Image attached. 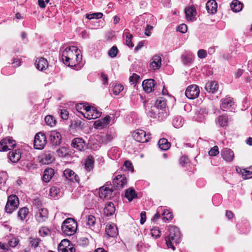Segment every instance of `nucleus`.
Masks as SVG:
<instances>
[{"instance_id": "1", "label": "nucleus", "mask_w": 252, "mask_h": 252, "mask_svg": "<svg viewBox=\"0 0 252 252\" xmlns=\"http://www.w3.org/2000/svg\"><path fill=\"white\" fill-rule=\"evenodd\" d=\"M79 56L78 49L76 46H72L65 49L63 52L62 59L65 65L74 66L80 62Z\"/></svg>"}, {"instance_id": "2", "label": "nucleus", "mask_w": 252, "mask_h": 252, "mask_svg": "<svg viewBox=\"0 0 252 252\" xmlns=\"http://www.w3.org/2000/svg\"><path fill=\"white\" fill-rule=\"evenodd\" d=\"M166 105L165 98H158L156 101L155 106L149 111V115L151 118L157 119L159 121L163 120L168 115L165 109Z\"/></svg>"}, {"instance_id": "3", "label": "nucleus", "mask_w": 252, "mask_h": 252, "mask_svg": "<svg viewBox=\"0 0 252 252\" xmlns=\"http://www.w3.org/2000/svg\"><path fill=\"white\" fill-rule=\"evenodd\" d=\"M169 235L165 238L166 244L168 248L175 250L174 245L179 244L181 241V233L178 227L170 226L169 228Z\"/></svg>"}, {"instance_id": "4", "label": "nucleus", "mask_w": 252, "mask_h": 252, "mask_svg": "<svg viewBox=\"0 0 252 252\" xmlns=\"http://www.w3.org/2000/svg\"><path fill=\"white\" fill-rule=\"evenodd\" d=\"M77 227V222L72 218H67L63 222L62 231L65 235L72 236L76 232Z\"/></svg>"}, {"instance_id": "5", "label": "nucleus", "mask_w": 252, "mask_h": 252, "mask_svg": "<svg viewBox=\"0 0 252 252\" xmlns=\"http://www.w3.org/2000/svg\"><path fill=\"white\" fill-rule=\"evenodd\" d=\"M46 137L45 134L39 132L35 136L33 143L34 147L36 149H43L46 145Z\"/></svg>"}, {"instance_id": "6", "label": "nucleus", "mask_w": 252, "mask_h": 252, "mask_svg": "<svg viewBox=\"0 0 252 252\" xmlns=\"http://www.w3.org/2000/svg\"><path fill=\"white\" fill-rule=\"evenodd\" d=\"M85 109V112L83 114V116L88 120L95 119L101 116V112L94 107L89 105Z\"/></svg>"}, {"instance_id": "7", "label": "nucleus", "mask_w": 252, "mask_h": 252, "mask_svg": "<svg viewBox=\"0 0 252 252\" xmlns=\"http://www.w3.org/2000/svg\"><path fill=\"white\" fill-rule=\"evenodd\" d=\"M132 136L135 140L140 143L148 142L151 139V135L146 134V132L141 129L135 131L132 134Z\"/></svg>"}, {"instance_id": "8", "label": "nucleus", "mask_w": 252, "mask_h": 252, "mask_svg": "<svg viewBox=\"0 0 252 252\" xmlns=\"http://www.w3.org/2000/svg\"><path fill=\"white\" fill-rule=\"evenodd\" d=\"M48 217V210L45 208H38L35 215V220L39 223H42L46 221Z\"/></svg>"}, {"instance_id": "9", "label": "nucleus", "mask_w": 252, "mask_h": 252, "mask_svg": "<svg viewBox=\"0 0 252 252\" xmlns=\"http://www.w3.org/2000/svg\"><path fill=\"white\" fill-rule=\"evenodd\" d=\"M199 92L198 86L196 85H192L187 88L185 94L188 98L192 99L199 95Z\"/></svg>"}, {"instance_id": "10", "label": "nucleus", "mask_w": 252, "mask_h": 252, "mask_svg": "<svg viewBox=\"0 0 252 252\" xmlns=\"http://www.w3.org/2000/svg\"><path fill=\"white\" fill-rule=\"evenodd\" d=\"M113 189L108 187V184L102 186L99 189V196L101 199H110L113 195Z\"/></svg>"}, {"instance_id": "11", "label": "nucleus", "mask_w": 252, "mask_h": 252, "mask_svg": "<svg viewBox=\"0 0 252 252\" xmlns=\"http://www.w3.org/2000/svg\"><path fill=\"white\" fill-rule=\"evenodd\" d=\"M127 178L125 175H119L113 180V186L117 189H122L126 185Z\"/></svg>"}, {"instance_id": "12", "label": "nucleus", "mask_w": 252, "mask_h": 252, "mask_svg": "<svg viewBox=\"0 0 252 252\" xmlns=\"http://www.w3.org/2000/svg\"><path fill=\"white\" fill-rule=\"evenodd\" d=\"M49 139L53 146H57L61 144L62 141L61 134L57 131H52L49 134Z\"/></svg>"}, {"instance_id": "13", "label": "nucleus", "mask_w": 252, "mask_h": 252, "mask_svg": "<svg viewBox=\"0 0 252 252\" xmlns=\"http://www.w3.org/2000/svg\"><path fill=\"white\" fill-rule=\"evenodd\" d=\"M71 146L76 150L82 151L85 149L86 148V143L82 138H75L73 139Z\"/></svg>"}, {"instance_id": "14", "label": "nucleus", "mask_w": 252, "mask_h": 252, "mask_svg": "<svg viewBox=\"0 0 252 252\" xmlns=\"http://www.w3.org/2000/svg\"><path fill=\"white\" fill-rule=\"evenodd\" d=\"M110 117L108 115L104 118L98 120L94 123V127L96 129H102L107 126L110 123Z\"/></svg>"}, {"instance_id": "15", "label": "nucleus", "mask_w": 252, "mask_h": 252, "mask_svg": "<svg viewBox=\"0 0 252 252\" xmlns=\"http://www.w3.org/2000/svg\"><path fill=\"white\" fill-rule=\"evenodd\" d=\"M222 158L227 162H231L234 158L233 151L228 148H224L221 151Z\"/></svg>"}, {"instance_id": "16", "label": "nucleus", "mask_w": 252, "mask_h": 252, "mask_svg": "<svg viewBox=\"0 0 252 252\" xmlns=\"http://www.w3.org/2000/svg\"><path fill=\"white\" fill-rule=\"evenodd\" d=\"M54 160L53 153L51 151L45 152L40 156V162L43 164H48Z\"/></svg>"}, {"instance_id": "17", "label": "nucleus", "mask_w": 252, "mask_h": 252, "mask_svg": "<svg viewBox=\"0 0 252 252\" xmlns=\"http://www.w3.org/2000/svg\"><path fill=\"white\" fill-rule=\"evenodd\" d=\"M63 175L65 177L73 182L78 183L80 179L79 176L72 170L70 169H66L63 171Z\"/></svg>"}, {"instance_id": "18", "label": "nucleus", "mask_w": 252, "mask_h": 252, "mask_svg": "<svg viewBox=\"0 0 252 252\" xmlns=\"http://www.w3.org/2000/svg\"><path fill=\"white\" fill-rule=\"evenodd\" d=\"M234 105L233 98L231 97L226 96L225 98L220 100V108L222 109H229Z\"/></svg>"}, {"instance_id": "19", "label": "nucleus", "mask_w": 252, "mask_h": 252, "mask_svg": "<svg viewBox=\"0 0 252 252\" xmlns=\"http://www.w3.org/2000/svg\"><path fill=\"white\" fill-rule=\"evenodd\" d=\"M155 85V81L152 79L145 80L142 83L143 89L147 93H151L154 90Z\"/></svg>"}, {"instance_id": "20", "label": "nucleus", "mask_w": 252, "mask_h": 252, "mask_svg": "<svg viewBox=\"0 0 252 252\" xmlns=\"http://www.w3.org/2000/svg\"><path fill=\"white\" fill-rule=\"evenodd\" d=\"M161 64V59L158 55H155L151 60V63L150 64V68L151 69L155 70L160 67Z\"/></svg>"}, {"instance_id": "21", "label": "nucleus", "mask_w": 252, "mask_h": 252, "mask_svg": "<svg viewBox=\"0 0 252 252\" xmlns=\"http://www.w3.org/2000/svg\"><path fill=\"white\" fill-rule=\"evenodd\" d=\"M115 212V207L112 202H107L103 209V215L106 217L111 216Z\"/></svg>"}, {"instance_id": "22", "label": "nucleus", "mask_w": 252, "mask_h": 252, "mask_svg": "<svg viewBox=\"0 0 252 252\" xmlns=\"http://www.w3.org/2000/svg\"><path fill=\"white\" fill-rule=\"evenodd\" d=\"M185 12L188 21H192L196 15V8L194 5L186 8Z\"/></svg>"}, {"instance_id": "23", "label": "nucleus", "mask_w": 252, "mask_h": 252, "mask_svg": "<svg viewBox=\"0 0 252 252\" xmlns=\"http://www.w3.org/2000/svg\"><path fill=\"white\" fill-rule=\"evenodd\" d=\"M206 7L209 13L214 14L217 11L218 4L215 0H209L206 4Z\"/></svg>"}, {"instance_id": "24", "label": "nucleus", "mask_w": 252, "mask_h": 252, "mask_svg": "<svg viewBox=\"0 0 252 252\" xmlns=\"http://www.w3.org/2000/svg\"><path fill=\"white\" fill-rule=\"evenodd\" d=\"M237 171L240 173L244 179H249L252 177V167L247 168H236Z\"/></svg>"}, {"instance_id": "25", "label": "nucleus", "mask_w": 252, "mask_h": 252, "mask_svg": "<svg viewBox=\"0 0 252 252\" xmlns=\"http://www.w3.org/2000/svg\"><path fill=\"white\" fill-rule=\"evenodd\" d=\"M35 65L38 70L42 71L47 68L48 63L46 59L41 57L36 59Z\"/></svg>"}, {"instance_id": "26", "label": "nucleus", "mask_w": 252, "mask_h": 252, "mask_svg": "<svg viewBox=\"0 0 252 252\" xmlns=\"http://www.w3.org/2000/svg\"><path fill=\"white\" fill-rule=\"evenodd\" d=\"M105 232L107 235L109 237H114L116 236L118 232V229L116 226L112 223L110 224H107L105 228Z\"/></svg>"}, {"instance_id": "27", "label": "nucleus", "mask_w": 252, "mask_h": 252, "mask_svg": "<svg viewBox=\"0 0 252 252\" xmlns=\"http://www.w3.org/2000/svg\"><path fill=\"white\" fill-rule=\"evenodd\" d=\"M219 88V85L217 82L215 81H210L207 82L205 86V89L206 91L209 93L214 94L216 93Z\"/></svg>"}, {"instance_id": "28", "label": "nucleus", "mask_w": 252, "mask_h": 252, "mask_svg": "<svg viewBox=\"0 0 252 252\" xmlns=\"http://www.w3.org/2000/svg\"><path fill=\"white\" fill-rule=\"evenodd\" d=\"M94 159L93 156H88L85 161L84 167L87 172L93 170L94 166Z\"/></svg>"}, {"instance_id": "29", "label": "nucleus", "mask_w": 252, "mask_h": 252, "mask_svg": "<svg viewBox=\"0 0 252 252\" xmlns=\"http://www.w3.org/2000/svg\"><path fill=\"white\" fill-rule=\"evenodd\" d=\"M21 153L16 150L9 152L8 153V158L13 163L17 162L21 158Z\"/></svg>"}, {"instance_id": "30", "label": "nucleus", "mask_w": 252, "mask_h": 252, "mask_svg": "<svg viewBox=\"0 0 252 252\" xmlns=\"http://www.w3.org/2000/svg\"><path fill=\"white\" fill-rule=\"evenodd\" d=\"M54 170L51 168H48L44 170L43 175V181L46 183L50 181L53 175H54Z\"/></svg>"}, {"instance_id": "31", "label": "nucleus", "mask_w": 252, "mask_h": 252, "mask_svg": "<svg viewBox=\"0 0 252 252\" xmlns=\"http://www.w3.org/2000/svg\"><path fill=\"white\" fill-rule=\"evenodd\" d=\"M194 55L191 53L186 52L182 56L183 62L185 65L191 64L194 59Z\"/></svg>"}, {"instance_id": "32", "label": "nucleus", "mask_w": 252, "mask_h": 252, "mask_svg": "<svg viewBox=\"0 0 252 252\" xmlns=\"http://www.w3.org/2000/svg\"><path fill=\"white\" fill-rule=\"evenodd\" d=\"M216 124L221 127L227 126L228 124L227 116L221 115L219 116L216 120Z\"/></svg>"}, {"instance_id": "33", "label": "nucleus", "mask_w": 252, "mask_h": 252, "mask_svg": "<svg viewBox=\"0 0 252 252\" xmlns=\"http://www.w3.org/2000/svg\"><path fill=\"white\" fill-rule=\"evenodd\" d=\"M231 9L235 12L240 11L243 8V3L238 0H233L230 4Z\"/></svg>"}, {"instance_id": "34", "label": "nucleus", "mask_w": 252, "mask_h": 252, "mask_svg": "<svg viewBox=\"0 0 252 252\" xmlns=\"http://www.w3.org/2000/svg\"><path fill=\"white\" fill-rule=\"evenodd\" d=\"M125 196L129 201H131L134 198L137 197V194L132 188H129L125 191Z\"/></svg>"}, {"instance_id": "35", "label": "nucleus", "mask_w": 252, "mask_h": 252, "mask_svg": "<svg viewBox=\"0 0 252 252\" xmlns=\"http://www.w3.org/2000/svg\"><path fill=\"white\" fill-rule=\"evenodd\" d=\"M29 214V209L27 207L20 208L17 213V216L19 220L23 221L28 216Z\"/></svg>"}, {"instance_id": "36", "label": "nucleus", "mask_w": 252, "mask_h": 252, "mask_svg": "<svg viewBox=\"0 0 252 252\" xmlns=\"http://www.w3.org/2000/svg\"><path fill=\"white\" fill-rule=\"evenodd\" d=\"M159 148L164 151L168 150L170 147V143L165 138H161L158 141Z\"/></svg>"}, {"instance_id": "37", "label": "nucleus", "mask_w": 252, "mask_h": 252, "mask_svg": "<svg viewBox=\"0 0 252 252\" xmlns=\"http://www.w3.org/2000/svg\"><path fill=\"white\" fill-rule=\"evenodd\" d=\"M7 202L9 204L13 205L16 208H18L19 204L18 197L16 195L13 194L8 196Z\"/></svg>"}, {"instance_id": "38", "label": "nucleus", "mask_w": 252, "mask_h": 252, "mask_svg": "<svg viewBox=\"0 0 252 252\" xmlns=\"http://www.w3.org/2000/svg\"><path fill=\"white\" fill-rule=\"evenodd\" d=\"M124 34L126 38V45L129 47H133L134 46V44L131 42L133 35L129 33L128 30H125Z\"/></svg>"}, {"instance_id": "39", "label": "nucleus", "mask_w": 252, "mask_h": 252, "mask_svg": "<svg viewBox=\"0 0 252 252\" xmlns=\"http://www.w3.org/2000/svg\"><path fill=\"white\" fill-rule=\"evenodd\" d=\"M62 194L60 189L57 187H52L50 189V195L52 197L60 196Z\"/></svg>"}, {"instance_id": "40", "label": "nucleus", "mask_w": 252, "mask_h": 252, "mask_svg": "<svg viewBox=\"0 0 252 252\" xmlns=\"http://www.w3.org/2000/svg\"><path fill=\"white\" fill-rule=\"evenodd\" d=\"M4 144L7 146L8 150L13 149L15 146V141L12 140L10 138H6L3 139Z\"/></svg>"}, {"instance_id": "41", "label": "nucleus", "mask_w": 252, "mask_h": 252, "mask_svg": "<svg viewBox=\"0 0 252 252\" xmlns=\"http://www.w3.org/2000/svg\"><path fill=\"white\" fill-rule=\"evenodd\" d=\"M57 153L59 157H65L68 155L69 150L67 148L62 147L57 150Z\"/></svg>"}, {"instance_id": "42", "label": "nucleus", "mask_w": 252, "mask_h": 252, "mask_svg": "<svg viewBox=\"0 0 252 252\" xmlns=\"http://www.w3.org/2000/svg\"><path fill=\"white\" fill-rule=\"evenodd\" d=\"M45 121L47 125L52 127L56 125V121L52 116L48 115L45 118Z\"/></svg>"}, {"instance_id": "43", "label": "nucleus", "mask_w": 252, "mask_h": 252, "mask_svg": "<svg viewBox=\"0 0 252 252\" xmlns=\"http://www.w3.org/2000/svg\"><path fill=\"white\" fill-rule=\"evenodd\" d=\"M71 246H72V245H71L70 242L69 240L67 239H63L59 244L58 249H61Z\"/></svg>"}, {"instance_id": "44", "label": "nucleus", "mask_w": 252, "mask_h": 252, "mask_svg": "<svg viewBox=\"0 0 252 252\" xmlns=\"http://www.w3.org/2000/svg\"><path fill=\"white\" fill-rule=\"evenodd\" d=\"M87 106H89L88 104H84L82 103L78 104L76 105V109L79 113H81L83 116V114L85 112V108L87 107Z\"/></svg>"}, {"instance_id": "45", "label": "nucleus", "mask_w": 252, "mask_h": 252, "mask_svg": "<svg viewBox=\"0 0 252 252\" xmlns=\"http://www.w3.org/2000/svg\"><path fill=\"white\" fill-rule=\"evenodd\" d=\"M173 125L176 128H179L183 126L182 119L180 117H177L173 120Z\"/></svg>"}, {"instance_id": "46", "label": "nucleus", "mask_w": 252, "mask_h": 252, "mask_svg": "<svg viewBox=\"0 0 252 252\" xmlns=\"http://www.w3.org/2000/svg\"><path fill=\"white\" fill-rule=\"evenodd\" d=\"M103 16V14L100 12L98 13H94L91 14H87L86 15V18L89 20L93 19H100Z\"/></svg>"}, {"instance_id": "47", "label": "nucleus", "mask_w": 252, "mask_h": 252, "mask_svg": "<svg viewBox=\"0 0 252 252\" xmlns=\"http://www.w3.org/2000/svg\"><path fill=\"white\" fill-rule=\"evenodd\" d=\"M87 224L90 226H94L96 222L95 218L93 215H88L87 217Z\"/></svg>"}, {"instance_id": "48", "label": "nucleus", "mask_w": 252, "mask_h": 252, "mask_svg": "<svg viewBox=\"0 0 252 252\" xmlns=\"http://www.w3.org/2000/svg\"><path fill=\"white\" fill-rule=\"evenodd\" d=\"M124 90L122 85L119 84L115 85L113 89V92L114 94L117 95Z\"/></svg>"}, {"instance_id": "49", "label": "nucleus", "mask_w": 252, "mask_h": 252, "mask_svg": "<svg viewBox=\"0 0 252 252\" xmlns=\"http://www.w3.org/2000/svg\"><path fill=\"white\" fill-rule=\"evenodd\" d=\"M40 242V239L38 238H30V243L32 246L36 248L39 245Z\"/></svg>"}, {"instance_id": "50", "label": "nucleus", "mask_w": 252, "mask_h": 252, "mask_svg": "<svg viewBox=\"0 0 252 252\" xmlns=\"http://www.w3.org/2000/svg\"><path fill=\"white\" fill-rule=\"evenodd\" d=\"M118 52V50L116 46H113L109 51L108 55L111 58H114L116 57Z\"/></svg>"}, {"instance_id": "51", "label": "nucleus", "mask_w": 252, "mask_h": 252, "mask_svg": "<svg viewBox=\"0 0 252 252\" xmlns=\"http://www.w3.org/2000/svg\"><path fill=\"white\" fill-rule=\"evenodd\" d=\"M151 234L153 237L157 238L160 236L161 233L158 227H155L151 229Z\"/></svg>"}, {"instance_id": "52", "label": "nucleus", "mask_w": 252, "mask_h": 252, "mask_svg": "<svg viewBox=\"0 0 252 252\" xmlns=\"http://www.w3.org/2000/svg\"><path fill=\"white\" fill-rule=\"evenodd\" d=\"M19 240L17 238L12 237L8 241V244L11 247H15L19 243Z\"/></svg>"}, {"instance_id": "53", "label": "nucleus", "mask_w": 252, "mask_h": 252, "mask_svg": "<svg viewBox=\"0 0 252 252\" xmlns=\"http://www.w3.org/2000/svg\"><path fill=\"white\" fill-rule=\"evenodd\" d=\"M49 232V229L46 227H42L39 230V233L40 235L43 237L47 236Z\"/></svg>"}, {"instance_id": "54", "label": "nucleus", "mask_w": 252, "mask_h": 252, "mask_svg": "<svg viewBox=\"0 0 252 252\" xmlns=\"http://www.w3.org/2000/svg\"><path fill=\"white\" fill-rule=\"evenodd\" d=\"M16 209L13 205L9 204L8 202H7L5 207V211L8 214L12 213Z\"/></svg>"}, {"instance_id": "55", "label": "nucleus", "mask_w": 252, "mask_h": 252, "mask_svg": "<svg viewBox=\"0 0 252 252\" xmlns=\"http://www.w3.org/2000/svg\"><path fill=\"white\" fill-rule=\"evenodd\" d=\"M163 217V220H170L173 219V215L168 211H164L162 214Z\"/></svg>"}, {"instance_id": "56", "label": "nucleus", "mask_w": 252, "mask_h": 252, "mask_svg": "<svg viewBox=\"0 0 252 252\" xmlns=\"http://www.w3.org/2000/svg\"><path fill=\"white\" fill-rule=\"evenodd\" d=\"M219 151L218 150V147L217 146L213 147L209 151V155L211 156H216L219 154Z\"/></svg>"}, {"instance_id": "57", "label": "nucleus", "mask_w": 252, "mask_h": 252, "mask_svg": "<svg viewBox=\"0 0 252 252\" xmlns=\"http://www.w3.org/2000/svg\"><path fill=\"white\" fill-rule=\"evenodd\" d=\"M187 30H188L187 26L185 24H182L180 25L178 27L177 29V31H179L182 33H186L187 31Z\"/></svg>"}, {"instance_id": "58", "label": "nucleus", "mask_w": 252, "mask_h": 252, "mask_svg": "<svg viewBox=\"0 0 252 252\" xmlns=\"http://www.w3.org/2000/svg\"><path fill=\"white\" fill-rule=\"evenodd\" d=\"M124 166L126 167V169L128 171H130L132 172H133L134 169L132 166V164L130 161H126L124 162Z\"/></svg>"}, {"instance_id": "59", "label": "nucleus", "mask_w": 252, "mask_h": 252, "mask_svg": "<svg viewBox=\"0 0 252 252\" xmlns=\"http://www.w3.org/2000/svg\"><path fill=\"white\" fill-rule=\"evenodd\" d=\"M59 252H75V249L71 246L58 250Z\"/></svg>"}, {"instance_id": "60", "label": "nucleus", "mask_w": 252, "mask_h": 252, "mask_svg": "<svg viewBox=\"0 0 252 252\" xmlns=\"http://www.w3.org/2000/svg\"><path fill=\"white\" fill-rule=\"evenodd\" d=\"M139 76L136 74L135 73H133V75L129 78V82L132 84H135L138 81V80L139 79Z\"/></svg>"}, {"instance_id": "61", "label": "nucleus", "mask_w": 252, "mask_h": 252, "mask_svg": "<svg viewBox=\"0 0 252 252\" xmlns=\"http://www.w3.org/2000/svg\"><path fill=\"white\" fill-rule=\"evenodd\" d=\"M153 26L149 25H147L145 28V35H146L147 36H150L152 33V31H153Z\"/></svg>"}, {"instance_id": "62", "label": "nucleus", "mask_w": 252, "mask_h": 252, "mask_svg": "<svg viewBox=\"0 0 252 252\" xmlns=\"http://www.w3.org/2000/svg\"><path fill=\"white\" fill-rule=\"evenodd\" d=\"M197 56L200 59H204L207 56V52L204 49H200L198 51Z\"/></svg>"}, {"instance_id": "63", "label": "nucleus", "mask_w": 252, "mask_h": 252, "mask_svg": "<svg viewBox=\"0 0 252 252\" xmlns=\"http://www.w3.org/2000/svg\"><path fill=\"white\" fill-rule=\"evenodd\" d=\"M68 112L65 109L61 110L60 115L61 118L63 120H67L68 118Z\"/></svg>"}, {"instance_id": "64", "label": "nucleus", "mask_w": 252, "mask_h": 252, "mask_svg": "<svg viewBox=\"0 0 252 252\" xmlns=\"http://www.w3.org/2000/svg\"><path fill=\"white\" fill-rule=\"evenodd\" d=\"M189 162V159L187 157L185 156H182L180 159V163L182 165L184 166L186 164L188 163Z\"/></svg>"}]
</instances>
